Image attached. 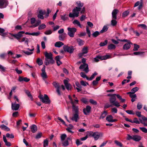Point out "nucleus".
Segmentation results:
<instances>
[{
  "instance_id": "59",
  "label": "nucleus",
  "mask_w": 147,
  "mask_h": 147,
  "mask_svg": "<svg viewBox=\"0 0 147 147\" xmlns=\"http://www.w3.org/2000/svg\"><path fill=\"white\" fill-rule=\"evenodd\" d=\"M62 144L64 146H66L68 145L69 142L68 140H66L62 142Z\"/></svg>"
},
{
  "instance_id": "50",
  "label": "nucleus",
  "mask_w": 147,
  "mask_h": 147,
  "mask_svg": "<svg viewBox=\"0 0 147 147\" xmlns=\"http://www.w3.org/2000/svg\"><path fill=\"white\" fill-rule=\"evenodd\" d=\"M81 84L84 86H87V84L88 85V84L86 82L84 81L83 80H81L80 82Z\"/></svg>"
},
{
  "instance_id": "53",
  "label": "nucleus",
  "mask_w": 147,
  "mask_h": 147,
  "mask_svg": "<svg viewBox=\"0 0 147 147\" xmlns=\"http://www.w3.org/2000/svg\"><path fill=\"white\" fill-rule=\"evenodd\" d=\"M134 48L133 50L134 51H137L138 49L139 48L140 46L139 45H137L136 44H134Z\"/></svg>"
},
{
  "instance_id": "33",
  "label": "nucleus",
  "mask_w": 147,
  "mask_h": 147,
  "mask_svg": "<svg viewBox=\"0 0 147 147\" xmlns=\"http://www.w3.org/2000/svg\"><path fill=\"white\" fill-rule=\"evenodd\" d=\"M113 118V117L111 115H110L107 116L106 118V119L109 122H111Z\"/></svg>"
},
{
  "instance_id": "30",
  "label": "nucleus",
  "mask_w": 147,
  "mask_h": 147,
  "mask_svg": "<svg viewBox=\"0 0 147 147\" xmlns=\"http://www.w3.org/2000/svg\"><path fill=\"white\" fill-rule=\"evenodd\" d=\"M108 29V27L107 26H105L103 27L102 30L100 31V33H103L107 31Z\"/></svg>"
},
{
  "instance_id": "25",
  "label": "nucleus",
  "mask_w": 147,
  "mask_h": 147,
  "mask_svg": "<svg viewBox=\"0 0 147 147\" xmlns=\"http://www.w3.org/2000/svg\"><path fill=\"white\" fill-rule=\"evenodd\" d=\"M18 41L20 42H24L25 43L27 44V45H28V39L26 37H24L22 38L21 40H19Z\"/></svg>"
},
{
  "instance_id": "48",
  "label": "nucleus",
  "mask_w": 147,
  "mask_h": 147,
  "mask_svg": "<svg viewBox=\"0 0 147 147\" xmlns=\"http://www.w3.org/2000/svg\"><path fill=\"white\" fill-rule=\"evenodd\" d=\"M114 142L115 143L117 146H119L121 147H122L123 146L121 142H119L117 140H115Z\"/></svg>"
},
{
  "instance_id": "46",
  "label": "nucleus",
  "mask_w": 147,
  "mask_h": 147,
  "mask_svg": "<svg viewBox=\"0 0 147 147\" xmlns=\"http://www.w3.org/2000/svg\"><path fill=\"white\" fill-rule=\"evenodd\" d=\"M80 75L82 77L84 78H86L87 80H88V77L83 72L80 73Z\"/></svg>"
},
{
  "instance_id": "3",
  "label": "nucleus",
  "mask_w": 147,
  "mask_h": 147,
  "mask_svg": "<svg viewBox=\"0 0 147 147\" xmlns=\"http://www.w3.org/2000/svg\"><path fill=\"white\" fill-rule=\"evenodd\" d=\"M38 97L40 98V101L43 103L46 104H49L50 103V100L47 94H44V96L42 95H40Z\"/></svg>"
},
{
  "instance_id": "17",
  "label": "nucleus",
  "mask_w": 147,
  "mask_h": 147,
  "mask_svg": "<svg viewBox=\"0 0 147 147\" xmlns=\"http://www.w3.org/2000/svg\"><path fill=\"white\" fill-rule=\"evenodd\" d=\"M97 57L101 60H105L111 58L110 56L106 55L104 56H97Z\"/></svg>"
},
{
  "instance_id": "55",
  "label": "nucleus",
  "mask_w": 147,
  "mask_h": 147,
  "mask_svg": "<svg viewBox=\"0 0 147 147\" xmlns=\"http://www.w3.org/2000/svg\"><path fill=\"white\" fill-rule=\"evenodd\" d=\"M53 84L54 87L56 89L60 88L59 84L56 82H53Z\"/></svg>"
},
{
  "instance_id": "64",
  "label": "nucleus",
  "mask_w": 147,
  "mask_h": 147,
  "mask_svg": "<svg viewBox=\"0 0 147 147\" xmlns=\"http://www.w3.org/2000/svg\"><path fill=\"white\" fill-rule=\"evenodd\" d=\"M112 112L116 113H117V110L115 107H114L111 109Z\"/></svg>"
},
{
  "instance_id": "56",
  "label": "nucleus",
  "mask_w": 147,
  "mask_h": 147,
  "mask_svg": "<svg viewBox=\"0 0 147 147\" xmlns=\"http://www.w3.org/2000/svg\"><path fill=\"white\" fill-rule=\"evenodd\" d=\"M6 137L7 138H14V136L13 134H10L9 133H7L6 134Z\"/></svg>"
},
{
  "instance_id": "42",
  "label": "nucleus",
  "mask_w": 147,
  "mask_h": 147,
  "mask_svg": "<svg viewBox=\"0 0 147 147\" xmlns=\"http://www.w3.org/2000/svg\"><path fill=\"white\" fill-rule=\"evenodd\" d=\"M114 19H112L111 22V25L113 26H115L117 24V22L116 20Z\"/></svg>"
},
{
  "instance_id": "63",
  "label": "nucleus",
  "mask_w": 147,
  "mask_h": 147,
  "mask_svg": "<svg viewBox=\"0 0 147 147\" xmlns=\"http://www.w3.org/2000/svg\"><path fill=\"white\" fill-rule=\"evenodd\" d=\"M127 140H129L131 139H132L133 140V136H131L130 135L128 134L127 135Z\"/></svg>"
},
{
  "instance_id": "47",
  "label": "nucleus",
  "mask_w": 147,
  "mask_h": 147,
  "mask_svg": "<svg viewBox=\"0 0 147 147\" xmlns=\"http://www.w3.org/2000/svg\"><path fill=\"white\" fill-rule=\"evenodd\" d=\"M108 43V41L105 40L104 42H101L100 43L99 45L101 47L105 46L107 45Z\"/></svg>"
},
{
  "instance_id": "12",
  "label": "nucleus",
  "mask_w": 147,
  "mask_h": 147,
  "mask_svg": "<svg viewBox=\"0 0 147 147\" xmlns=\"http://www.w3.org/2000/svg\"><path fill=\"white\" fill-rule=\"evenodd\" d=\"M64 83L67 90H69L71 89V85L68 83V81L67 80H64Z\"/></svg>"
},
{
  "instance_id": "6",
  "label": "nucleus",
  "mask_w": 147,
  "mask_h": 147,
  "mask_svg": "<svg viewBox=\"0 0 147 147\" xmlns=\"http://www.w3.org/2000/svg\"><path fill=\"white\" fill-rule=\"evenodd\" d=\"M67 30L68 31L67 34L70 37H74L75 33L76 32L77 29L75 28H68Z\"/></svg>"
},
{
  "instance_id": "52",
  "label": "nucleus",
  "mask_w": 147,
  "mask_h": 147,
  "mask_svg": "<svg viewBox=\"0 0 147 147\" xmlns=\"http://www.w3.org/2000/svg\"><path fill=\"white\" fill-rule=\"evenodd\" d=\"M46 27V26L45 24H42L40 25L38 28V29L39 30L41 29H43L45 28Z\"/></svg>"
},
{
  "instance_id": "11",
  "label": "nucleus",
  "mask_w": 147,
  "mask_h": 147,
  "mask_svg": "<svg viewBox=\"0 0 147 147\" xmlns=\"http://www.w3.org/2000/svg\"><path fill=\"white\" fill-rule=\"evenodd\" d=\"M79 119V113H73V116L71 118V120L76 122H77Z\"/></svg>"
},
{
  "instance_id": "39",
  "label": "nucleus",
  "mask_w": 147,
  "mask_h": 147,
  "mask_svg": "<svg viewBox=\"0 0 147 147\" xmlns=\"http://www.w3.org/2000/svg\"><path fill=\"white\" fill-rule=\"evenodd\" d=\"M100 32H99L98 31H96L94 32L92 34V35L93 37H96L100 34Z\"/></svg>"
},
{
  "instance_id": "57",
  "label": "nucleus",
  "mask_w": 147,
  "mask_h": 147,
  "mask_svg": "<svg viewBox=\"0 0 147 147\" xmlns=\"http://www.w3.org/2000/svg\"><path fill=\"white\" fill-rule=\"evenodd\" d=\"M140 129L143 132L147 133V129L145 127H140Z\"/></svg>"
},
{
  "instance_id": "15",
  "label": "nucleus",
  "mask_w": 147,
  "mask_h": 147,
  "mask_svg": "<svg viewBox=\"0 0 147 147\" xmlns=\"http://www.w3.org/2000/svg\"><path fill=\"white\" fill-rule=\"evenodd\" d=\"M132 44L131 42L125 44L123 47V49L124 50H127L131 47V45Z\"/></svg>"
},
{
  "instance_id": "38",
  "label": "nucleus",
  "mask_w": 147,
  "mask_h": 147,
  "mask_svg": "<svg viewBox=\"0 0 147 147\" xmlns=\"http://www.w3.org/2000/svg\"><path fill=\"white\" fill-rule=\"evenodd\" d=\"M107 114V112L106 111H104L103 112L102 114V115L100 117V118L101 119H103Z\"/></svg>"
},
{
  "instance_id": "9",
  "label": "nucleus",
  "mask_w": 147,
  "mask_h": 147,
  "mask_svg": "<svg viewBox=\"0 0 147 147\" xmlns=\"http://www.w3.org/2000/svg\"><path fill=\"white\" fill-rule=\"evenodd\" d=\"M79 68L80 69H83V71L85 72L86 73H87L89 71L88 66L87 64H84L81 65L79 67Z\"/></svg>"
},
{
  "instance_id": "49",
  "label": "nucleus",
  "mask_w": 147,
  "mask_h": 147,
  "mask_svg": "<svg viewBox=\"0 0 147 147\" xmlns=\"http://www.w3.org/2000/svg\"><path fill=\"white\" fill-rule=\"evenodd\" d=\"M144 53V52H134V54L135 55H143V54Z\"/></svg>"
},
{
  "instance_id": "58",
  "label": "nucleus",
  "mask_w": 147,
  "mask_h": 147,
  "mask_svg": "<svg viewBox=\"0 0 147 147\" xmlns=\"http://www.w3.org/2000/svg\"><path fill=\"white\" fill-rule=\"evenodd\" d=\"M129 14V12L127 11H126L123 12V13L122 16L123 17H125L127 16Z\"/></svg>"
},
{
  "instance_id": "14",
  "label": "nucleus",
  "mask_w": 147,
  "mask_h": 147,
  "mask_svg": "<svg viewBox=\"0 0 147 147\" xmlns=\"http://www.w3.org/2000/svg\"><path fill=\"white\" fill-rule=\"evenodd\" d=\"M16 102L15 103H12L11 108L13 110L16 111L19 108L20 105L19 104H16Z\"/></svg>"
},
{
  "instance_id": "8",
  "label": "nucleus",
  "mask_w": 147,
  "mask_h": 147,
  "mask_svg": "<svg viewBox=\"0 0 147 147\" xmlns=\"http://www.w3.org/2000/svg\"><path fill=\"white\" fill-rule=\"evenodd\" d=\"M25 33V32L24 31H21L19 32L17 34H11L12 36L14 37L15 38L17 39L18 40H20V38L22 36V34Z\"/></svg>"
},
{
  "instance_id": "60",
  "label": "nucleus",
  "mask_w": 147,
  "mask_h": 147,
  "mask_svg": "<svg viewBox=\"0 0 147 147\" xmlns=\"http://www.w3.org/2000/svg\"><path fill=\"white\" fill-rule=\"evenodd\" d=\"M52 31L51 30H48L46 31L44 33L46 35H50L52 34Z\"/></svg>"
},
{
  "instance_id": "61",
  "label": "nucleus",
  "mask_w": 147,
  "mask_h": 147,
  "mask_svg": "<svg viewBox=\"0 0 147 147\" xmlns=\"http://www.w3.org/2000/svg\"><path fill=\"white\" fill-rule=\"evenodd\" d=\"M89 102L91 103L94 105H96L97 104V102L96 101L92 99H90Z\"/></svg>"
},
{
  "instance_id": "45",
  "label": "nucleus",
  "mask_w": 147,
  "mask_h": 147,
  "mask_svg": "<svg viewBox=\"0 0 147 147\" xmlns=\"http://www.w3.org/2000/svg\"><path fill=\"white\" fill-rule=\"evenodd\" d=\"M36 62L39 65H41L43 64L42 60L39 58L37 59Z\"/></svg>"
},
{
  "instance_id": "22",
  "label": "nucleus",
  "mask_w": 147,
  "mask_h": 147,
  "mask_svg": "<svg viewBox=\"0 0 147 147\" xmlns=\"http://www.w3.org/2000/svg\"><path fill=\"white\" fill-rule=\"evenodd\" d=\"M64 45V44L60 41H58L56 42L55 44V46L56 47L59 48Z\"/></svg>"
},
{
  "instance_id": "51",
  "label": "nucleus",
  "mask_w": 147,
  "mask_h": 147,
  "mask_svg": "<svg viewBox=\"0 0 147 147\" xmlns=\"http://www.w3.org/2000/svg\"><path fill=\"white\" fill-rule=\"evenodd\" d=\"M42 135V133L41 132L38 133L35 136V138L38 139L40 138Z\"/></svg>"
},
{
  "instance_id": "32",
  "label": "nucleus",
  "mask_w": 147,
  "mask_h": 147,
  "mask_svg": "<svg viewBox=\"0 0 147 147\" xmlns=\"http://www.w3.org/2000/svg\"><path fill=\"white\" fill-rule=\"evenodd\" d=\"M41 23V20H38L36 21V24L32 26H30V27L31 28H35L38 26Z\"/></svg>"
},
{
  "instance_id": "36",
  "label": "nucleus",
  "mask_w": 147,
  "mask_h": 147,
  "mask_svg": "<svg viewBox=\"0 0 147 147\" xmlns=\"http://www.w3.org/2000/svg\"><path fill=\"white\" fill-rule=\"evenodd\" d=\"M41 76L43 80L46 79L48 78L46 72L42 73L41 74Z\"/></svg>"
},
{
  "instance_id": "31",
  "label": "nucleus",
  "mask_w": 147,
  "mask_h": 147,
  "mask_svg": "<svg viewBox=\"0 0 147 147\" xmlns=\"http://www.w3.org/2000/svg\"><path fill=\"white\" fill-rule=\"evenodd\" d=\"M65 33H63V34L60 35L59 36V40L61 41L64 40L65 37Z\"/></svg>"
},
{
  "instance_id": "34",
  "label": "nucleus",
  "mask_w": 147,
  "mask_h": 147,
  "mask_svg": "<svg viewBox=\"0 0 147 147\" xmlns=\"http://www.w3.org/2000/svg\"><path fill=\"white\" fill-rule=\"evenodd\" d=\"M82 51L83 53L85 54L87 53L88 51V47H84L82 49Z\"/></svg>"
},
{
  "instance_id": "23",
  "label": "nucleus",
  "mask_w": 147,
  "mask_h": 147,
  "mask_svg": "<svg viewBox=\"0 0 147 147\" xmlns=\"http://www.w3.org/2000/svg\"><path fill=\"white\" fill-rule=\"evenodd\" d=\"M139 89V88L138 87H135L133 88L131 90V91L128 92L127 94H134L136 92L138 91Z\"/></svg>"
},
{
  "instance_id": "13",
  "label": "nucleus",
  "mask_w": 147,
  "mask_h": 147,
  "mask_svg": "<svg viewBox=\"0 0 147 147\" xmlns=\"http://www.w3.org/2000/svg\"><path fill=\"white\" fill-rule=\"evenodd\" d=\"M91 109V107L89 106H87L85 109H84L83 110L84 113L85 115H87L90 112V110Z\"/></svg>"
},
{
  "instance_id": "26",
  "label": "nucleus",
  "mask_w": 147,
  "mask_h": 147,
  "mask_svg": "<svg viewBox=\"0 0 147 147\" xmlns=\"http://www.w3.org/2000/svg\"><path fill=\"white\" fill-rule=\"evenodd\" d=\"M5 31L4 29L0 28V35L2 36H5L7 35L6 33L4 32Z\"/></svg>"
},
{
  "instance_id": "35",
  "label": "nucleus",
  "mask_w": 147,
  "mask_h": 147,
  "mask_svg": "<svg viewBox=\"0 0 147 147\" xmlns=\"http://www.w3.org/2000/svg\"><path fill=\"white\" fill-rule=\"evenodd\" d=\"M1 127L2 129L6 131H8L10 130V129L9 127L3 124L2 125H1Z\"/></svg>"
},
{
  "instance_id": "43",
  "label": "nucleus",
  "mask_w": 147,
  "mask_h": 147,
  "mask_svg": "<svg viewBox=\"0 0 147 147\" xmlns=\"http://www.w3.org/2000/svg\"><path fill=\"white\" fill-rule=\"evenodd\" d=\"M138 27H140L145 30H146L147 28V26L144 24H139L138 25Z\"/></svg>"
},
{
  "instance_id": "20",
  "label": "nucleus",
  "mask_w": 147,
  "mask_h": 147,
  "mask_svg": "<svg viewBox=\"0 0 147 147\" xmlns=\"http://www.w3.org/2000/svg\"><path fill=\"white\" fill-rule=\"evenodd\" d=\"M30 129L32 132V133H34L37 131V127L36 125L33 124L31 126Z\"/></svg>"
},
{
  "instance_id": "5",
  "label": "nucleus",
  "mask_w": 147,
  "mask_h": 147,
  "mask_svg": "<svg viewBox=\"0 0 147 147\" xmlns=\"http://www.w3.org/2000/svg\"><path fill=\"white\" fill-rule=\"evenodd\" d=\"M63 49L65 52H67L70 53H72L74 49L73 46H68L66 45L63 47Z\"/></svg>"
},
{
  "instance_id": "16",
  "label": "nucleus",
  "mask_w": 147,
  "mask_h": 147,
  "mask_svg": "<svg viewBox=\"0 0 147 147\" xmlns=\"http://www.w3.org/2000/svg\"><path fill=\"white\" fill-rule=\"evenodd\" d=\"M71 105H72V111L74 112V113H79V109L78 107L75 105L74 103Z\"/></svg>"
},
{
  "instance_id": "19",
  "label": "nucleus",
  "mask_w": 147,
  "mask_h": 147,
  "mask_svg": "<svg viewBox=\"0 0 147 147\" xmlns=\"http://www.w3.org/2000/svg\"><path fill=\"white\" fill-rule=\"evenodd\" d=\"M133 140L136 142H139L141 139V137L138 135H134L133 136Z\"/></svg>"
},
{
  "instance_id": "62",
  "label": "nucleus",
  "mask_w": 147,
  "mask_h": 147,
  "mask_svg": "<svg viewBox=\"0 0 147 147\" xmlns=\"http://www.w3.org/2000/svg\"><path fill=\"white\" fill-rule=\"evenodd\" d=\"M22 51L24 53L28 55H31L33 53V52H29L27 51Z\"/></svg>"
},
{
  "instance_id": "2",
  "label": "nucleus",
  "mask_w": 147,
  "mask_h": 147,
  "mask_svg": "<svg viewBox=\"0 0 147 147\" xmlns=\"http://www.w3.org/2000/svg\"><path fill=\"white\" fill-rule=\"evenodd\" d=\"M81 10V8L76 7L72 10L73 13H70L69 16L71 18L78 17L79 16L80 12Z\"/></svg>"
},
{
  "instance_id": "37",
  "label": "nucleus",
  "mask_w": 147,
  "mask_h": 147,
  "mask_svg": "<svg viewBox=\"0 0 147 147\" xmlns=\"http://www.w3.org/2000/svg\"><path fill=\"white\" fill-rule=\"evenodd\" d=\"M108 48L109 50L114 49H115L116 46L115 45L111 44L108 45Z\"/></svg>"
},
{
  "instance_id": "1",
  "label": "nucleus",
  "mask_w": 147,
  "mask_h": 147,
  "mask_svg": "<svg viewBox=\"0 0 147 147\" xmlns=\"http://www.w3.org/2000/svg\"><path fill=\"white\" fill-rule=\"evenodd\" d=\"M44 55L45 57L44 63L46 65L54 63L55 61L53 58V55L51 53H49L46 51L45 52Z\"/></svg>"
},
{
  "instance_id": "4",
  "label": "nucleus",
  "mask_w": 147,
  "mask_h": 147,
  "mask_svg": "<svg viewBox=\"0 0 147 147\" xmlns=\"http://www.w3.org/2000/svg\"><path fill=\"white\" fill-rule=\"evenodd\" d=\"M116 95H113L112 97H110L109 100L110 103L112 105L116 107H118L121 105L119 104V103L116 100Z\"/></svg>"
},
{
  "instance_id": "27",
  "label": "nucleus",
  "mask_w": 147,
  "mask_h": 147,
  "mask_svg": "<svg viewBox=\"0 0 147 147\" xmlns=\"http://www.w3.org/2000/svg\"><path fill=\"white\" fill-rule=\"evenodd\" d=\"M25 92L27 94L28 96L30 98L31 100H33V98L29 91L28 90H25Z\"/></svg>"
},
{
  "instance_id": "40",
  "label": "nucleus",
  "mask_w": 147,
  "mask_h": 147,
  "mask_svg": "<svg viewBox=\"0 0 147 147\" xmlns=\"http://www.w3.org/2000/svg\"><path fill=\"white\" fill-rule=\"evenodd\" d=\"M116 96L117 98L120 100L121 102H124L125 101V99H124L122 98L121 97V96H120L119 94H117V95H116Z\"/></svg>"
},
{
  "instance_id": "21",
  "label": "nucleus",
  "mask_w": 147,
  "mask_h": 147,
  "mask_svg": "<svg viewBox=\"0 0 147 147\" xmlns=\"http://www.w3.org/2000/svg\"><path fill=\"white\" fill-rule=\"evenodd\" d=\"M61 19L63 21L67 20L69 19L68 15L65 14L63 15H61L60 16Z\"/></svg>"
},
{
  "instance_id": "10",
  "label": "nucleus",
  "mask_w": 147,
  "mask_h": 147,
  "mask_svg": "<svg viewBox=\"0 0 147 147\" xmlns=\"http://www.w3.org/2000/svg\"><path fill=\"white\" fill-rule=\"evenodd\" d=\"M119 11L117 9H115L112 12V19L116 20L117 19V15L119 13Z\"/></svg>"
},
{
  "instance_id": "41",
  "label": "nucleus",
  "mask_w": 147,
  "mask_h": 147,
  "mask_svg": "<svg viewBox=\"0 0 147 147\" xmlns=\"http://www.w3.org/2000/svg\"><path fill=\"white\" fill-rule=\"evenodd\" d=\"M76 3L77 4V5L78 6V7L81 8V7H82L84 5V3H81L80 1H77Z\"/></svg>"
},
{
  "instance_id": "7",
  "label": "nucleus",
  "mask_w": 147,
  "mask_h": 147,
  "mask_svg": "<svg viewBox=\"0 0 147 147\" xmlns=\"http://www.w3.org/2000/svg\"><path fill=\"white\" fill-rule=\"evenodd\" d=\"M103 134L102 132L95 131L94 132L93 137L95 140H97L100 137H102L103 136Z\"/></svg>"
},
{
  "instance_id": "54",
  "label": "nucleus",
  "mask_w": 147,
  "mask_h": 147,
  "mask_svg": "<svg viewBox=\"0 0 147 147\" xmlns=\"http://www.w3.org/2000/svg\"><path fill=\"white\" fill-rule=\"evenodd\" d=\"M48 141L47 139L43 141V146L46 147L48 145Z\"/></svg>"
},
{
  "instance_id": "29",
  "label": "nucleus",
  "mask_w": 147,
  "mask_h": 147,
  "mask_svg": "<svg viewBox=\"0 0 147 147\" xmlns=\"http://www.w3.org/2000/svg\"><path fill=\"white\" fill-rule=\"evenodd\" d=\"M73 23L74 24H77L80 28H82V26L80 22L77 20H74L73 22Z\"/></svg>"
},
{
  "instance_id": "18",
  "label": "nucleus",
  "mask_w": 147,
  "mask_h": 147,
  "mask_svg": "<svg viewBox=\"0 0 147 147\" xmlns=\"http://www.w3.org/2000/svg\"><path fill=\"white\" fill-rule=\"evenodd\" d=\"M30 80V79L29 78H27V77L23 78L21 76H19V77L18 80V81L20 82H22L23 81L26 82H28Z\"/></svg>"
},
{
  "instance_id": "24",
  "label": "nucleus",
  "mask_w": 147,
  "mask_h": 147,
  "mask_svg": "<svg viewBox=\"0 0 147 147\" xmlns=\"http://www.w3.org/2000/svg\"><path fill=\"white\" fill-rule=\"evenodd\" d=\"M55 59L57 63L58 66H59L60 64L62 63V62L60 60V56H59L58 55L56 56Z\"/></svg>"
},
{
  "instance_id": "44",
  "label": "nucleus",
  "mask_w": 147,
  "mask_h": 147,
  "mask_svg": "<svg viewBox=\"0 0 147 147\" xmlns=\"http://www.w3.org/2000/svg\"><path fill=\"white\" fill-rule=\"evenodd\" d=\"M97 74V73L96 72H95L90 78H88V80H92L94 78L95 76Z\"/></svg>"
},
{
  "instance_id": "28",
  "label": "nucleus",
  "mask_w": 147,
  "mask_h": 147,
  "mask_svg": "<svg viewBox=\"0 0 147 147\" xmlns=\"http://www.w3.org/2000/svg\"><path fill=\"white\" fill-rule=\"evenodd\" d=\"M77 41L79 46L83 45L84 44V41L80 38L77 39Z\"/></svg>"
}]
</instances>
